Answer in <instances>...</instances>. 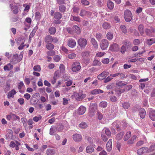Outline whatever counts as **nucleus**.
<instances>
[{
  "label": "nucleus",
  "instance_id": "obj_9",
  "mask_svg": "<svg viewBox=\"0 0 155 155\" xmlns=\"http://www.w3.org/2000/svg\"><path fill=\"white\" fill-rule=\"evenodd\" d=\"M67 45L69 47L73 48L76 46V41L73 38H69L68 41Z\"/></svg>",
  "mask_w": 155,
  "mask_h": 155
},
{
  "label": "nucleus",
  "instance_id": "obj_37",
  "mask_svg": "<svg viewBox=\"0 0 155 155\" xmlns=\"http://www.w3.org/2000/svg\"><path fill=\"white\" fill-rule=\"evenodd\" d=\"M138 30L142 36H143L144 32L143 30V26L142 25H140L138 28Z\"/></svg>",
  "mask_w": 155,
  "mask_h": 155
},
{
  "label": "nucleus",
  "instance_id": "obj_22",
  "mask_svg": "<svg viewBox=\"0 0 155 155\" xmlns=\"http://www.w3.org/2000/svg\"><path fill=\"white\" fill-rule=\"evenodd\" d=\"M122 107L124 109H128L130 106V104L127 102H124L122 103Z\"/></svg>",
  "mask_w": 155,
  "mask_h": 155
},
{
  "label": "nucleus",
  "instance_id": "obj_30",
  "mask_svg": "<svg viewBox=\"0 0 155 155\" xmlns=\"http://www.w3.org/2000/svg\"><path fill=\"white\" fill-rule=\"evenodd\" d=\"M107 5L108 8L110 9H112L114 8V3L110 1H108Z\"/></svg>",
  "mask_w": 155,
  "mask_h": 155
},
{
  "label": "nucleus",
  "instance_id": "obj_11",
  "mask_svg": "<svg viewBox=\"0 0 155 155\" xmlns=\"http://www.w3.org/2000/svg\"><path fill=\"white\" fill-rule=\"evenodd\" d=\"M119 46L116 43H113L110 47V49L112 51H117L119 49Z\"/></svg>",
  "mask_w": 155,
  "mask_h": 155
},
{
  "label": "nucleus",
  "instance_id": "obj_13",
  "mask_svg": "<svg viewBox=\"0 0 155 155\" xmlns=\"http://www.w3.org/2000/svg\"><path fill=\"white\" fill-rule=\"evenodd\" d=\"M112 139H110L106 144V150L108 152H110L111 150L112 149Z\"/></svg>",
  "mask_w": 155,
  "mask_h": 155
},
{
  "label": "nucleus",
  "instance_id": "obj_20",
  "mask_svg": "<svg viewBox=\"0 0 155 155\" xmlns=\"http://www.w3.org/2000/svg\"><path fill=\"white\" fill-rule=\"evenodd\" d=\"M38 27L37 26H36L34 28V29H33V30H32V31L31 33L29 35V41H31V38L33 37L34 36L36 32V31Z\"/></svg>",
  "mask_w": 155,
  "mask_h": 155
},
{
  "label": "nucleus",
  "instance_id": "obj_54",
  "mask_svg": "<svg viewBox=\"0 0 155 155\" xmlns=\"http://www.w3.org/2000/svg\"><path fill=\"white\" fill-rule=\"evenodd\" d=\"M97 114L98 119L100 120H102L103 117V114L99 111L97 112Z\"/></svg>",
  "mask_w": 155,
  "mask_h": 155
},
{
  "label": "nucleus",
  "instance_id": "obj_44",
  "mask_svg": "<svg viewBox=\"0 0 155 155\" xmlns=\"http://www.w3.org/2000/svg\"><path fill=\"white\" fill-rule=\"evenodd\" d=\"M90 52L89 51H84L81 54V56L84 57H88L89 56Z\"/></svg>",
  "mask_w": 155,
  "mask_h": 155
},
{
  "label": "nucleus",
  "instance_id": "obj_15",
  "mask_svg": "<svg viewBox=\"0 0 155 155\" xmlns=\"http://www.w3.org/2000/svg\"><path fill=\"white\" fill-rule=\"evenodd\" d=\"M139 114L141 118H144L146 115V112L145 109L143 108H140L139 110Z\"/></svg>",
  "mask_w": 155,
  "mask_h": 155
},
{
  "label": "nucleus",
  "instance_id": "obj_10",
  "mask_svg": "<svg viewBox=\"0 0 155 155\" xmlns=\"http://www.w3.org/2000/svg\"><path fill=\"white\" fill-rule=\"evenodd\" d=\"M149 116L152 120L155 121V110L152 109H150L149 110Z\"/></svg>",
  "mask_w": 155,
  "mask_h": 155
},
{
  "label": "nucleus",
  "instance_id": "obj_39",
  "mask_svg": "<svg viewBox=\"0 0 155 155\" xmlns=\"http://www.w3.org/2000/svg\"><path fill=\"white\" fill-rule=\"evenodd\" d=\"M68 58L70 59L75 58L76 57V54L75 53H71L68 55Z\"/></svg>",
  "mask_w": 155,
  "mask_h": 155
},
{
  "label": "nucleus",
  "instance_id": "obj_29",
  "mask_svg": "<svg viewBox=\"0 0 155 155\" xmlns=\"http://www.w3.org/2000/svg\"><path fill=\"white\" fill-rule=\"evenodd\" d=\"M131 134V132L130 131L127 132L124 137V140L125 141L127 140L130 137Z\"/></svg>",
  "mask_w": 155,
  "mask_h": 155
},
{
  "label": "nucleus",
  "instance_id": "obj_14",
  "mask_svg": "<svg viewBox=\"0 0 155 155\" xmlns=\"http://www.w3.org/2000/svg\"><path fill=\"white\" fill-rule=\"evenodd\" d=\"M86 111V108L83 106H81L78 109V113L80 115L84 114Z\"/></svg>",
  "mask_w": 155,
  "mask_h": 155
},
{
  "label": "nucleus",
  "instance_id": "obj_40",
  "mask_svg": "<svg viewBox=\"0 0 155 155\" xmlns=\"http://www.w3.org/2000/svg\"><path fill=\"white\" fill-rule=\"evenodd\" d=\"M54 153V151L51 149H48L46 151L47 155H53Z\"/></svg>",
  "mask_w": 155,
  "mask_h": 155
},
{
  "label": "nucleus",
  "instance_id": "obj_59",
  "mask_svg": "<svg viewBox=\"0 0 155 155\" xmlns=\"http://www.w3.org/2000/svg\"><path fill=\"white\" fill-rule=\"evenodd\" d=\"M69 99L65 98H63V104L64 105H67L68 104V101Z\"/></svg>",
  "mask_w": 155,
  "mask_h": 155
},
{
  "label": "nucleus",
  "instance_id": "obj_47",
  "mask_svg": "<svg viewBox=\"0 0 155 155\" xmlns=\"http://www.w3.org/2000/svg\"><path fill=\"white\" fill-rule=\"evenodd\" d=\"M101 62L97 60H95L94 61L93 63V65L94 66L95 65H101Z\"/></svg>",
  "mask_w": 155,
  "mask_h": 155
},
{
  "label": "nucleus",
  "instance_id": "obj_57",
  "mask_svg": "<svg viewBox=\"0 0 155 155\" xmlns=\"http://www.w3.org/2000/svg\"><path fill=\"white\" fill-rule=\"evenodd\" d=\"M102 34L101 33H97L96 34L95 37L98 40L102 38Z\"/></svg>",
  "mask_w": 155,
  "mask_h": 155
},
{
  "label": "nucleus",
  "instance_id": "obj_36",
  "mask_svg": "<svg viewBox=\"0 0 155 155\" xmlns=\"http://www.w3.org/2000/svg\"><path fill=\"white\" fill-rule=\"evenodd\" d=\"M73 28L77 33L79 34L81 33V30L80 28L78 26L75 25L74 26Z\"/></svg>",
  "mask_w": 155,
  "mask_h": 155
},
{
  "label": "nucleus",
  "instance_id": "obj_51",
  "mask_svg": "<svg viewBox=\"0 0 155 155\" xmlns=\"http://www.w3.org/2000/svg\"><path fill=\"white\" fill-rule=\"evenodd\" d=\"M155 150V145L152 144L149 148V153Z\"/></svg>",
  "mask_w": 155,
  "mask_h": 155
},
{
  "label": "nucleus",
  "instance_id": "obj_17",
  "mask_svg": "<svg viewBox=\"0 0 155 155\" xmlns=\"http://www.w3.org/2000/svg\"><path fill=\"white\" fill-rule=\"evenodd\" d=\"M44 41L47 43L52 42V37L50 35H47L45 37Z\"/></svg>",
  "mask_w": 155,
  "mask_h": 155
},
{
  "label": "nucleus",
  "instance_id": "obj_60",
  "mask_svg": "<svg viewBox=\"0 0 155 155\" xmlns=\"http://www.w3.org/2000/svg\"><path fill=\"white\" fill-rule=\"evenodd\" d=\"M116 84L119 87H121L122 86L126 85V84L123 83V82L121 81H119L116 83Z\"/></svg>",
  "mask_w": 155,
  "mask_h": 155
},
{
  "label": "nucleus",
  "instance_id": "obj_52",
  "mask_svg": "<svg viewBox=\"0 0 155 155\" xmlns=\"http://www.w3.org/2000/svg\"><path fill=\"white\" fill-rule=\"evenodd\" d=\"M35 18L39 20L41 18V15L39 12H37L35 14Z\"/></svg>",
  "mask_w": 155,
  "mask_h": 155
},
{
  "label": "nucleus",
  "instance_id": "obj_50",
  "mask_svg": "<svg viewBox=\"0 0 155 155\" xmlns=\"http://www.w3.org/2000/svg\"><path fill=\"white\" fill-rule=\"evenodd\" d=\"M33 70L35 71H40L41 70L40 66L39 65L35 66L33 67Z\"/></svg>",
  "mask_w": 155,
  "mask_h": 155
},
{
  "label": "nucleus",
  "instance_id": "obj_45",
  "mask_svg": "<svg viewBox=\"0 0 155 155\" xmlns=\"http://www.w3.org/2000/svg\"><path fill=\"white\" fill-rule=\"evenodd\" d=\"M120 28L123 33L125 34L127 33V31L126 29V27L124 25H121L120 26Z\"/></svg>",
  "mask_w": 155,
  "mask_h": 155
},
{
  "label": "nucleus",
  "instance_id": "obj_23",
  "mask_svg": "<svg viewBox=\"0 0 155 155\" xmlns=\"http://www.w3.org/2000/svg\"><path fill=\"white\" fill-rule=\"evenodd\" d=\"M62 16V14L58 12H55L54 15V18L58 20L61 19Z\"/></svg>",
  "mask_w": 155,
  "mask_h": 155
},
{
  "label": "nucleus",
  "instance_id": "obj_21",
  "mask_svg": "<svg viewBox=\"0 0 155 155\" xmlns=\"http://www.w3.org/2000/svg\"><path fill=\"white\" fill-rule=\"evenodd\" d=\"M120 123L119 121H116L113 123L112 125L114 127H116L117 130L119 131L120 130Z\"/></svg>",
  "mask_w": 155,
  "mask_h": 155
},
{
  "label": "nucleus",
  "instance_id": "obj_61",
  "mask_svg": "<svg viewBox=\"0 0 155 155\" xmlns=\"http://www.w3.org/2000/svg\"><path fill=\"white\" fill-rule=\"evenodd\" d=\"M66 30L69 33L72 35L74 34V32L72 30L71 28L70 27H67L66 28Z\"/></svg>",
  "mask_w": 155,
  "mask_h": 155
},
{
  "label": "nucleus",
  "instance_id": "obj_26",
  "mask_svg": "<svg viewBox=\"0 0 155 155\" xmlns=\"http://www.w3.org/2000/svg\"><path fill=\"white\" fill-rule=\"evenodd\" d=\"M103 92V91L100 89H94L91 91V93L92 94H97Z\"/></svg>",
  "mask_w": 155,
  "mask_h": 155
},
{
  "label": "nucleus",
  "instance_id": "obj_43",
  "mask_svg": "<svg viewBox=\"0 0 155 155\" xmlns=\"http://www.w3.org/2000/svg\"><path fill=\"white\" fill-rule=\"evenodd\" d=\"M55 127L52 126L50 129L49 134L51 135H53L55 132Z\"/></svg>",
  "mask_w": 155,
  "mask_h": 155
},
{
  "label": "nucleus",
  "instance_id": "obj_18",
  "mask_svg": "<svg viewBox=\"0 0 155 155\" xmlns=\"http://www.w3.org/2000/svg\"><path fill=\"white\" fill-rule=\"evenodd\" d=\"M111 26L110 24L107 22H105L102 24V27L104 29L107 30L110 28Z\"/></svg>",
  "mask_w": 155,
  "mask_h": 155
},
{
  "label": "nucleus",
  "instance_id": "obj_3",
  "mask_svg": "<svg viewBox=\"0 0 155 155\" xmlns=\"http://www.w3.org/2000/svg\"><path fill=\"white\" fill-rule=\"evenodd\" d=\"M77 42L78 44L81 48H84L87 43V40L82 38L79 39Z\"/></svg>",
  "mask_w": 155,
  "mask_h": 155
},
{
  "label": "nucleus",
  "instance_id": "obj_8",
  "mask_svg": "<svg viewBox=\"0 0 155 155\" xmlns=\"http://www.w3.org/2000/svg\"><path fill=\"white\" fill-rule=\"evenodd\" d=\"M91 13L89 11H87L84 9H82L81 11L80 15L82 17L87 16L90 17L91 15Z\"/></svg>",
  "mask_w": 155,
  "mask_h": 155
},
{
  "label": "nucleus",
  "instance_id": "obj_1",
  "mask_svg": "<svg viewBox=\"0 0 155 155\" xmlns=\"http://www.w3.org/2000/svg\"><path fill=\"white\" fill-rule=\"evenodd\" d=\"M81 67L80 62L78 61H74L71 66V69L74 72L77 73L81 69Z\"/></svg>",
  "mask_w": 155,
  "mask_h": 155
},
{
  "label": "nucleus",
  "instance_id": "obj_25",
  "mask_svg": "<svg viewBox=\"0 0 155 155\" xmlns=\"http://www.w3.org/2000/svg\"><path fill=\"white\" fill-rule=\"evenodd\" d=\"M16 93V92L15 90L13 89L11 91H9L8 93V98L11 97H13L14 95Z\"/></svg>",
  "mask_w": 155,
  "mask_h": 155
},
{
  "label": "nucleus",
  "instance_id": "obj_4",
  "mask_svg": "<svg viewBox=\"0 0 155 155\" xmlns=\"http://www.w3.org/2000/svg\"><path fill=\"white\" fill-rule=\"evenodd\" d=\"M109 45V42L105 39H102L100 43V46L102 50H105L106 49Z\"/></svg>",
  "mask_w": 155,
  "mask_h": 155
},
{
  "label": "nucleus",
  "instance_id": "obj_35",
  "mask_svg": "<svg viewBox=\"0 0 155 155\" xmlns=\"http://www.w3.org/2000/svg\"><path fill=\"white\" fill-rule=\"evenodd\" d=\"M66 7L64 5H61L59 7V10L61 12L64 13L65 12Z\"/></svg>",
  "mask_w": 155,
  "mask_h": 155
},
{
  "label": "nucleus",
  "instance_id": "obj_38",
  "mask_svg": "<svg viewBox=\"0 0 155 155\" xmlns=\"http://www.w3.org/2000/svg\"><path fill=\"white\" fill-rule=\"evenodd\" d=\"M106 37L108 40H110L113 38V35L111 32H108L107 34Z\"/></svg>",
  "mask_w": 155,
  "mask_h": 155
},
{
  "label": "nucleus",
  "instance_id": "obj_63",
  "mask_svg": "<svg viewBox=\"0 0 155 155\" xmlns=\"http://www.w3.org/2000/svg\"><path fill=\"white\" fill-rule=\"evenodd\" d=\"M18 101L21 105H22L24 104V100L23 98H19L18 100Z\"/></svg>",
  "mask_w": 155,
  "mask_h": 155
},
{
  "label": "nucleus",
  "instance_id": "obj_7",
  "mask_svg": "<svg viewBox=\"0 0 155 155\" xmlns=\"http://www.w3.org/2000/svg\"><path fill=\"white\" fill-rule=\"evenodd\" d=\"M109 74V73L108 71H103L101 73L97 76V78L99 80H102L105 79Z\"/></svg>",
  "mask_w": 155,
  "mask_h": 155
},
{
  "label": "nucleus",
  "instance_id": "obj_62",
  "mask_svg": "<svg viewBox=\"0 0 155 155\" xmlns=\"http://www.w3.org/2000/svg\"><path fill=\"white\" fill-rule=\"evenodd\" d=\"M109 62V59L108 58H104L103 59L102 61V62L104 64H107Z\"/></svg>",
  "mask_w": 155,
  "mask_h": 155
},
{
  "label": "nucleus",
  "instance_id": "obj_12",
  "mask_svg": "<svg viewBox=\"0 0 155 155\" xmlns=\"http://www.w3.org/2000/svg\"><path fill=\"white\" fill-rule=\"evenodd\" d=\"M73 138L75 141L78 142L81 140L82 136L80 134H75L73 135Z\"/></svg>",
  "mask_w": 155,
  "mask_h": 155
},
{
  "label": "nucleus",
  "instance_id": "obj_34",
  "mask_svg": "<svg viewBox=\"0 0 155 155\" xmlns=\"http://www.w3.org/2000/svg\"><path fill=\"white\" fill-rule=\"evenodd\" d=\"M79 127L82 129H85L87 127V124L84 122H82L79 125Z\"/></svg>",
  "mask_w": 155,
  "mask_h": 155
},
{
  "label": "nucleus",
  "instance_id": "obj_53",
  "mask_svg": "<svg viewBox=\"0 0 155 155\" xmlns=\"http://www.w3.org/2000/svg\"><path fill=\"white\" fill-rule=\"evenodd\" d=\"M42 117L40 116L39 117L35 116L33 118V120L36 122H38L41 119Z\"/></svg>",
  "mask_w": 155,
  "mask_h": 155
},
{
  "label": "nucleus",
  "instance_id": "obj_32",
  "mask_svg": "<svg viewBox=\"0 0 155 155\" xmlns=\"http://www.w3.org/2000/svg\"><path fill=\"white\" fill-rule=\"evenodd\" d=\"M107 103L105 101H103L100 103L99 104V106L101 108H104L106 107L107 106Z\"/></svg>",
  "mask_w": 155,
  "mask_h": 155
},
{
  "label": "nucleus",
  "instance_id": "obj_28",
  "mask_svg": "<svg viewBox=\"0 0 155 155\" xmlns=\"http://www.w3.org/2000/svg\"><path fill=\"white\" fill-rule=\"evenodd\" d=\"M46 47L47 49L51 50L54 49V46L53 44L50 43L46 44Z\"/></svg>",
  "mask_w": 155,
  "mask_h": 155
},
{
  "label": "nucleus",
  "instance_id": "obj_31",
  "mask_svg": "<svg viewBox=\"0 0 155 155\" xmlns=\"http://www.w3.org/2000/svg\"><path fill=\"white\" fill-rule=\"evenodd\" d=\"M56 31V29L54 27H51L49 28V32L51 35H54Z\"/></svg>",
  "mask_w": 155,
  "mask_h": 155
},
{
  "label": "nucleus",
  "instance_id": "obj_58",
  "mask_svg": "<svg viewBox=\"0 0 155 155\" xmlns=\"http://www.w3.org/2000/svg\"><path fill=\"white\" fill-rule=\"evenodd\" d=\"M140 41L138 39H135L133 41V43L135 45H137L140 44Z\"/></svg>",
  "mask_w": 155,
  "mask_h": 155
},
{
  "label": "nucleus",
  "instance_id": "obj_56",
  "mask_svg": "<svg viewBox=\"0 0 155 155\" xmlns=\"http://www.w3.org/2000/svg\"><path fill=\"white\" fill-rule=\"evenodd\" d=\"M145 32L146 35L148 36H150L152 35V32L150 30L148 29H146Z\"/></svg>",
  "mask_w": 155,
  "mask_h": 155
},
{
  "label": "nucleus",
  "instance_id": "obj_48",
  "mask_svg": "<svg viewBox=\"0 0 155 155\" xmlns=\"http://www.w3.org/2000/svg\"><path fill=\"white\" fill-rule=\"evenodd\" d=\"M48 56H53L55 54V52L53 50H50L47 52Z\"/></svg>",
  "mask_w": 155,
  "mask_h": 155
},
{
  "label": "nucleus",
  "instance_id": "obj_6",
  "mask_svg": "<svg viewBox=\"0 0 155 155\" xmlns=\"http://www.w3.org/2000/svg\"><path fill=\"white\" fill-rule=\"evenodd\" d=\"M145 153H149V148L147 147H143L137 150V153L141 155Z\"/></svg>",
  "mask_w": 155,
  "mask_h": 155
},
{
  "label": "nucleus",
  "instance_id": "obj_5",
  "mask_svg": "<svg viewBox=\"0 0 155 155\" xmlns=\"http://www.w3.org/2000/svg\"><path fill=\"white\" fill-rule=\"evenodd\" d=\"M6 118L8 120H10L11 119L13 120H17L19 121H20V117L17 116L16 115L12 113H10L6 115Z\"/></svg>",
  "mask_w": 155,
  "mask_h": 155
},
{
  "label": "nucleus",
  "instance_id": "obj_19",
  "mask_svg": "<svg viewBox=\"0 0 155 155\" xmlns=\"http://www.w3.org/2000/svg\"><path fill=\"white\" fill-rule=\"evenodd\" d=\"M94 151V149L92 146H88L86 147V152L87 153H91Z\"/></svg>",
  "mask_w": 155,
  "mask_h": 155
},
{
  "label": "nucleus",
  "instance_id": "obj_24",
  "mask_svg": "<svg viewBox=\"0 0 155 155\" xmlns=\"http://www.w3.org/2000/svg\"><path fill=\"white\" fill-rule=\"evenodd\" d=\"M124 135V132L123 131L118 133L116 136L115 138L116 140H119L121 139Z\"/></svg>",
  "mask_w": 155,
  "mask_h": 155
},
{
  "label": "nucleus",
  "instance_id": "obj_46",
  "mask_svg": "<svg viewBox=\"0 0 155 155\" xmlns=\"http://www.w3.org/2000/svg\"><path fill=\"white\" fill-rule=\"evenodd\" d=\"M101 137L102 140L104 142L107 141L108 139V138L104 133H102L101 134Z\"/></svg>",
  "mask_w": 155,
  "mask_h": 155
},
{
  "label": "nucleus",
  "instance_id": "obj_2",
  "mask_svg": "<svg viewBox=\"0 0 155 155\" xmlns=\"http://www.w3.org/2000/svg\"><path fill=\"white\" fill-rule=\"evenodd\" d=\"M124 18L125 21L127 22H130L132 18V14L130 11L126 10L124 12Z\"/></svg>",
  "mask_w": 155,
  "mask_h": 155
},
{
  "label": "nucleus",
  "instance_id": "obj_64",
  "mask_svg": "<svg viewBox=\"0 0 155 155\" xmlns=\"http://www.w3.org/2000/svg\"><path fill=\"white\" fill-rule=\"evenodd\" d=\"M54 59L55 61L58 62L59 61L60 58L59 56L58 55H56L54 57Z\"/></svg>",
  "mask_w": 155,
  "mask_h": 155
},
{
  "label": "nucleus",
  "instance_id": "obj_49",
  "mask_svg": "<svg viewBox=\"0 0 155 155\" xmlns=\"http://www.w3.org/2000/svg\"><path fill=\"white\" fill-rule=\"evenodd\" d=\"M145 52V50H144L141 52L136 53L134 54V56L136 57H140L142 56L143 54Z\"/></svg>",
  "mask_w": 155,
  "mask_h": 155
},
{
  "label": "nucleus",
  "instance_id": "obj_41",
  "mask_svg": "<svg viewBox=\"0 0 155 155\" xmlns=\"http://www.w3.org/2000/svg\"><path fill=\"white\" fill-rule=\"evenodd\" d=\"M104 131L105 134L108 136L110 137L111 135V133L110 130L108 128H105L103 130Z\"/></svg>",
  "mask_w": 155,
  "mask_h": 155
},
{
  "label": "nucleus",
  "instance_id": "obj_33",
  "mask_svg": "<svg viewBox=\"0 0 155 155\" xmlns=\"http://www.w3.org/2000/svg\"><path fill=\"white\" fill-rule=\"evenodd\" d=\"M90 108H91L93 111H94L97 109V106L96 103H92L91 104Z\"/></svg>",
  "mask_w": 155,
  "mask_h": 155
},
{
  "label": "nucleus",
  "instance_id": "obj_55",
  "mask_svg": "<svg viewBox=\"0 0 155 155\" xmlns=\"http://www.w3.org/2000/svg\"><path fill=\"white\" fill-rule=\"evenodd\" d=\"M81 4L84 5H89V2L87 0H81Z\"/></svg>",
  "mask_w": 155,
  "mask_h": 155
},
{
  "label": "nucleus",
  "instance_id": "obj_27",
  "mask_svg": "<svg viewBox=\"0 0 155 155\" xmlns=\"http://www.w3.org/2000/svg\"><path fill=\"white\" fill-rule=\"evenodd\" d=\"M91 42L92 44L93 45L94 48L97 49L98 47V45L96 41L94 38H92L91 39Z\"/></svg>",
  "mask_w": 155,
  "mask_h": 155
},
{
  "label": "nucleus",
  "instance_id": "obj_16",
  "mask_svg": "<svg viewBox=\"0 0 155 155\" xmlns=\"http://www.w3.org/2000/svg\"><path fill=\"white\" fill-rule=\"evenodd\" d=\"M10 6L13 13L15 14H17L18 12V6L15 5L12 6V4H10Z\"/></svg>",
  "mask_w": 155,
  "mask_h": 155
},
{
  "label": "nucleus",
  "instance_id": "obj_42",
  "mask_svg": "<svg viewBox=\"0 0 155 155\" xmlns=\"http://www.w3.org/2000/svg\"><path fill=\"white\" fill-rule=\"evenodd\" d=\"M71 17L73 21H78L79 22H81V21L80 18L79 17L73 15H71Z\"/></svg>",
  "mask_w": 155,
  "mask_h": 155
}]
</instances>
